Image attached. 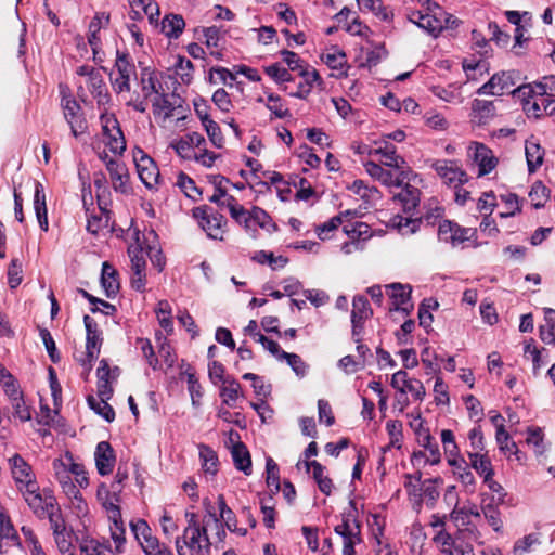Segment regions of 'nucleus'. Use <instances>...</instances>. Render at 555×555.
I'll use <instances>...</instances> for the list:
<instances>
[{
	"label": "nucleus",
	"instance_id": "79ce46f5",
	"mask_svg": "<svg viewBox=\"0 0 555 555\" xmlns=\"http://www.w3.org/2000/svg\"><path fill=\"white\" fill-rule=\"evenodd\" d=\"M299 75L301 76L302 81L298 83L297 91L291 93V95L298 99H305L310 94L314 82L320 79V76L315 69L309 67L301 69Z\"/></svg>",
	"mask_w": 555,
	"mask_h": 555
},
{
	"label": "nucleus",
	"instance_id": "864d4df0",
	"mask_svg": "<svg viewBox=\"0 0 555 555\" xmlns=\"http://www.w3.org/2000/svg\"><path fill=\"white\" fill-rule=\"evenodd\" d=\"M349 190L354 194L359 195L362 199H364L369 204L376 203L380 199V193L377 188L373 185H367L362 180H354L352 184L349 186Z\"/></svg>",
	"mask_w": 555,
	"mask_h": 555
},
{
	"label": "nucleus",
	"instance_id": "c03bdc74",
	"mask_svg": "<svg viewBox=\"0 0 555 555\" xmlns=\"http://www.w3.org/2000/svg\"><path fill=\"white\" fill-rule=\"evenodd\" d=\"M417 442L422 446L427 454L426 462L430 465H437L441 461V454L437 443L433 442V437L429 434V430H422L420 433V437H417Z\"/></svg>",
	"mask_w": 555,
	"mask_h": 555
},
{
	"label": "nucleus",
	"instance_id": "dca6fc26",
	"mask_svg": "<svg viewBox=\"0 0 555 555\" xmlns=\"http://www.w3.org/2000/svg\"><path fill=\"white\" fill-rule=\"evenodd\" d=\"M115 69L116 74L112 82L115 92L118 94L130 92L131 79L137 77L134 64L130 62L128 55H117Z\"/></svg>",
	"mask_w": 555,
	"mask_h": 555
},
{
	"label": "nucleus",
	"instance_id": "39448f33",
	"mask_svg": "<svg viewBox=\"0 0 555 555\" xmlns=\"http://www.w3.org/2000/svg\"><path fill=\"white\" fill-rule=\"evenodd\" d=\"M334 531L341 538L343 555H354V547L362 542L356 501L349 502V507L343 513L341 521L334 527Z\"/></svg>",
	"mask_w": 555,
	"mask_h": 555
},
{
	"label": "nucleus",
	"instance_id": "0eeeda50",
	"mask_svg": "<svg viewBox=\"0 0 555 555\" xmlns=\"http://www.w3.org/2000/svg\"><path fill=\"white\" fill-rule=\"evenodd\" d=\"M160 82L158 74L151 67H143L140 73V92H134L126 101L127 106L132 107L139 113H145L149 106V100L160 93Z\"/></svg>",
	"mask_w": 555,
	"mask_h": 555
},
{
	"label": "nucleus",
	"instance_id": "4be33fe9",
	"mask_svg": "<svg viewBox=\"0 0 555 555\" xmlns=\"http://www.w3.org/2000/svg\"><path fill=\"white\" fill-rule=\"evenodd\" d=\"M391 386L402 395L410 392L415 400L422 401L426 395L423 383L415 378H410L405 371H398L391 377Z\"/></svg>",
	"mask_w": 555,
	"mask_h": 555
},
{
	"label": "nucleus",
	"instance_id": "aec40b11",
	"mask_svg": "<svg viewBox=\"0 0 555 555\" xmlns=\"http://www.w3.org/2000/svg\"><path fill=\"white\" fill-rule=\"evenodd\" d=\"M474 232L470 229L461 228L450 220H442L438 227V238L441 242L457 246L468 241Z\"/></svg>",
	"mask_w": 555,
	"mask_h": 555
},
{
	"label": "nucleus",
	"instance_id": "6e6552de",
	"mask_svg": "<svg viewBox=\"0 0 555 555\" xmlns=\"http://www.w3.org/2000/svg\"><path fill=\"white\" fill-rule=\"evenodd\" d=\"M363 166L371 178L388 188L402 186L411 172L410 168L385 167L374 160L364 162Z\"/></svg>",
	"mask_w": 555,
	"mask_h": 555
},
{
	"label": "nucleus",
	"instance_id": "8fccbe9b",
	"mask_svg": "<svg viewBox=\"0 0 555 555\" xmlns=\"http://www.w3.org/2000/svg\"><path fill=\"white\" fill-rule=\"evenodd\" d=\"M202 468L206 475L215 476L218 472L219 461L216 451L206 444L198 446Z\"/></svg>",
	"mask_w": 555,
	"mask_h": 555
},
{
	"label": "nucleus",
	"instance_id": "bf43d9fd",
	"mask_svg": "<svg viewBox=\"0 0 555 555\" xmlns=\"http://www.w3.org/2000/svg\"><path fill=\"white\" fill-rule=\"evenodd\" d=\"M550 189L542 182H535L529 192L530 203L537 209L544 207L546 202L550 199Z\"/></svg>",
	"mask_w": 555,
	"mask_h": 555
},
{
	"label": "nucleus",
	"instance_id": "a18cd8bd",
	"mask_svg": "<svg viewBox=\"0 0 555 555\" xmlns=\"http://www.w3.org/2000/svg\"><path fill=\"white\" fill-rule=\"evenodd\" d=\"M420 190L410 184H405L402 190L393 196V201L399 202L404 211H411L420 203Z\"/></svg>",
	"mask_w": 555,
	"mask_h": 555
},
{
	"label": "nucleus",
	"instance_id": "e2e57ef3",
	"mask_svg": "<svg viewBox=\"0 0 555 555\" xmlns=\"http://www.w3.org/2000/svg\"><path fill=\"white\" fill-rule=\"evenodd\" d=\"M386 430L389 436V444L384 448V452L390 448L400 449L403 439L402 423L400 421L390 420L386 423Z\"/></svg>",
	"mask_w": 555,
	"mask_h": 555
},
{
	"label": "nucleus",
	"instance_id": "bb28decb",
	"mask_svg": "<svg viewBox=\"0 0 555 555\" xmlns=\"http://www.w3.org/2000/svg\"><path fill=\"white\" fill-rule=\"evenodd\" d=\"M94 457L96 469L100 475L105 476L112 473L115 465V455L107 441H101L98 443Z\"/></svg>",
	"mask_w": 555,
	"mask_h": 555
},
{
	"label": "nucleus",
	"instance_id": "393cba45",
	"mask_svg": "<svg viewBox=\"0 0 555 555\" xmlns=\"http://www.w3.org/2000/svg\"><path fill=\"white\" fill-rule=\"evenodd\" d=\"M374 152V157H378L379 165L397 169L409 168L405 159L397 154L395 145L388 141L375 142Z\"/></svg>",
	"mask_w": 555,
	"mask_h": 555
},
{
	"label": "nucleus",
	"instance_id": "c9c22d12",
	"mask_svg": "<svg viewBox=\"0 0 555 555\" xmlns=\"http://www.w3.org/2000/svg\"><path fill=\"white\" fill-rule=\"evenodd\" d=\"M64 116L70 126L74 137L78 135V128H81V119L78 115L80 111L79 104L73 98H64L62 100Z\"/></svg>",
	"mask_w": 555,
	"mask_h": 555
},
{
	"label": "nucleus",
	"instance_id": "774afa93",
	"mask_svg": "<svg viewBox=\"0 0 555 555\" xmlns=\"http://www.w3.org/2000/svg\"><path fill=\"white\" fill-rule=\"evenodd\" d=\"M112 551L108 546L95 540H83L80 544L81 555H111Z\"/></svg>",
	"mask_w": 555,
	"mask_h": 555
},
{
	"label": "nucleus",
	"instance_id": "5fc2aeb1",
	"mask_svg": "<svg viewBox=\"0 0 555 555\" xmlns=\"http://www.w3.org/2000/svg\"><path fill=\"white\" fill-rule=\"evenodd\" d=\"M149 102L152 104L153 114L155 117H159L165 120L172 116L173 107L165 93L160 92L156 94L151 100H149Z\"/></svg>",
	"mask_w": 555,
	"mask_h": 555
},
{
	"label": "nucleus",
	"instance_id": "f8f14e48",
	"mask_svg": "<svg viewBox=\"0 0 555 555\" xmlns=\"http://www.w3.org/2000/svg\"><path fill=\"white\" fill-rule=\"evenodd\" d=\"M430 167L443 183L451 188L457 189L467 181V175L457 160L435 159L431 162Z\"/></svg>",
	"mask_w": 555,
	"mask_h": 555
},
{
	"label": "nucleus",
	"instance_id": "412c9836",
	"mask_svg": "<svg viewBox=\"0 0 555 555\" xmlns=\"http://www.w3.org/2000/svg\"><path fill=\"white\" fill-rule=\"evenodd\" d=\"M372 314L373 311L370 307L369 300L362 295L354 296L351 311L352 337L354 341H359V335L362 332L363 323L369 320Z\"/></svg>",
	"mask_w": 555,
	"mask_h": 555
},
{
	"label": "nucleus",
	"instance_id": "6ab92c4d",
	"mask_svg": "<svg viewBox=\"0 0 555 555\" xmlns=\"http://www.w3.org/2000/svg\"><path fill=\"white\" fill-rule=\"evenodd\" d=\"M119 367H111L107 360L102 359L96 370L98 377V395L100 398H112L113 384L119 376Z\"/></svg>",
	"mask_w": 555,
	"mask_h": 555
},
{
	"label": "nucleus",
	"instance_id": "f257e3e1",
	"mask_svg": "<svg viewBox=\"0 0 555 555\" xmlns=\"http://www.w3.org/2000/svg\"><path fill=\"white\" fill-rule=\"evenodd\" d=\"M186 527L182 535L177 537L175 544L178 555H210L212 542L208 537L209 530H216L219 541L225 537L219 518L208 512L202 519L195 513H185Z\"/></svg>",
	"mask_w": 555,
	"mask_h": 555
},
{
	"label": "nucleus",
	"instance_id": "f3484780",
	"mask_svg": "<svg viewBox=\"0 0 555 555\" xmlns=\"http://www.w3.org/2000/svg\"><path fill=\"white\" fill-rule=\"evenodd\" d=\"M137 171L140 180L147 189H154L158 185L159 170L155 162L142 150L133 154Z\"/></svg>",
	"mask_w": 555,
	"mask_h": 555
},
{
	"label": "nucleus",
	"instance_id": "338daca9",
	"mask_svg": "<svg viewBox=\"0 0 555 555\" xmlns=\"http://www.w3.org/2000/svg\"><path fill=\"white\" fill-rule=\"evenodd\" d=\"M173 67L176 75L183 83L191 82L193 79L194 65L189 59L178 55Z\"/></svg>",
	"mask_w": 555,
	"mask_h": 555
},
{
	"label": "nucleus",
	"instance_id": "473e14b6",
	"mask_svg": "<svg viewBox=\"0 0 555 555\" xmlns=\"http://www.w3.org/2000/svg\"><path fill=\"white\" fill-rule=\"evenodd\" d=\"M469 466L474 469L482 480L489 476H494V467L487 453L467 452Z\"/></svg>",
	"mask_w": 555,
	"mask_h": 555
},
{
	"label": "nucleus",
	"instance_id": "09e8293b",
	"mask_svg": "<svg viewBox=\"0 0 555 555\" xmlns=\"http://www.w3.org/2000/svg\"><path fill=\"white\" fill-rule=\"evenodd\" d=\"M87 225L86 229L89 233L98 235L101 231L108 227L109 217L106 211L99 209L98 212H90L86 210Z\"/></svg>",
	"mask_w": 555,
	"mask_h": 555
},
{
	"label": "nucleus",
	"instance_id": "423d86ee",
	"mask_svg": "<svg viewBox=\"0 0 555 555\" xmlns=\"http://www.w3.org/2000/svg\"><path fill=\"white\" fill-rule=\"evenodd\" d=\"M408 17L410 22L434 36H437L444 28H452L456 25V18L446 12L437 3H433L431 7H428L425 13L412 11Z\"/></svg>",
	"mask_w": 555,
	"mask_h": 555
},
{
	"label": "nucleus",
	"instance_id": "4468645a",
	"mask_svg": "<svg viewBox=\"0 0 555 555\" xmlns=\"http://www.w3.org/2000/svg\"><path fill=\"white\" fill-rule=\"evenodd\" d=\"M194 216L199 219V225L210 238H223L227 220L221 214L209 211L206 208H196Z\"/></svg>",
	"mask_w": 555,
	"mask_h": 555
},
{
	"label": "nucleus",
	"instance_id": "9b49d317",
	"mask_svg": "<svg viewBox=\"0 0 555 555\" xmlns=\"http://www.w3.org/2000/svg\"><path fill=\"white\" fill-rule=\"evenodd\" d=\"M83 323L87 331L86 352L82 353L81 357L76 356V359L82 366L87 369V372L89 373L92 362L96 360L100 354L102 338L100 332L96 328V323L91 317L85 315Z\"/></svg>",
	"mask_w": 555,
	"mask_h": 555
},
{
	"label": "nucleus",
	"instance_id": "7c9ffc66",
	"mask_svg": "<svg viewBox=\"0 0 555 555\" xmlns=\"http://www.w3.org/2000/svg\"><path fill=\"white\" fill-rule=\"evenodd\" d=\"M449 516L455 526L468 527L470 525V517L479 518L481 516V511L475 504L460 507L459 498H455L454 507Z\"/></svg>",
	"mask_w": 555,
	"mask_h": 555
},
{
	"label": "nucleus",
	"instance_id": "c756f323",
	"mask_svg": "<svg viewBox=\"0 0 555 555\" xmlns=\"http://www.w3.org/2000/svg\"><path fill=\"white\" fill-rule=\"evenodd\" d=\"M142 238L146 244V254L149 255L153 266H155L158 271H163L165 267V257L162 250L158 248V237L154 230L150 229L142 233Z\"/></svg>",
	"mask_w": 555,
	"mask_h": 555
},
{
	"label": "nucleus",
	"instance_id": "f704fd0d",
	"mask_svg": "<svg viewBox=\"0 0 555 555\" xmlns=\"http://www.w3.org/2000/svg\"><path fill=\"white\" fill-rule=\"evenodd\" d=\"M495 440L499 444V449L504 452L516 456L519 463L524 462V454L519 451L516 442L509 439V434L506 431L504 424L498 425L495 433Z\"/></svg>",
	"mask_w": 555,
	"mask_h": 555
},
{
	"label": "nucleus",
	"instance_id": "f03ea898",
	"mask_svg": "<svg viewBox=\"0 0 555 555\" xmlns=\"http://www.w3.org/2000/svg\"><path fill=\"white\" fill-rule=\"evenodd\" d=\"M7 465L16 491L35 515L43 514L46 508H52L56 499L52 494L41 492L33 466L21 454L10 455L7 459Z\"/></svg>",
	"mask_w": 555,
	"mask_h": 555
},
{
	"label": "nucleus",
	"instance_id": "ea45409f",
	"mask_svg": "<svg viewBox=\"0 0 555 555\" xmlns=\"http://www.w3.org/2000/svg\"><path fill=\"white\" fill-rule=\"evenodd\" d=\"M529 172H534L543 163L544 151L537 140H527L525 145Z\"/></svg>",
	"mask_w": 555,
	"mask_h": 555
},
{
	"label": "nucleus",
	"instance_id": "2f4dec72",
	"mask_svg": "<svg viewBox=\"0 0 555 555\" xmlns=\"http://www.w3.org/2000/svg\"><path fill=\"white\" fill-rule=\"evenodd\" d=\"M480 498V511L485 519L488 521V524L495 532H502L503 520L501 512L499 509V505H496L495 503H487L488 493H481Z\"/></svg>",
	"mask_w": 555,
	"mask_h": 555
},
{
	"label": "nucleus",
	"instance_id": "3c124183",
	"mask_svg": "<svg viewBox=\"0 0 555 555\" xmlns=\"http://www.w3.org/2000/svg\"><path fill=\"white\" fill-rule=\"evenodd\" d=\"M65 495L70 500V506L75 511L76 515L81 519L82 526L85 528L89 527L91 524L89 507L78 488L75 489V493Z\"/></svg>",
	"mask_w": 555,
	"mask_h": 555
},
{
	"label": "nucleus",
	"instance_id": "a878e982",
	"mask_svg": "<svg viewBox=\"0 0 555 555\" xmlns=\"http://www.w3.org/2000/svg\"><path fill=\"white\" fill-rule=\"evenodd\" d=\"M386 291L391 299L392 307L390 309L409 313L413 307L410 302L411 287L409 285L393 283L387 285Z\"/></svg>",
	"mask_w": 555,
	"mask_h": 555
},
{
	"label": "nucleus",
	"instance_id": "37998d69",
	"mask_svg": "<svg viewBox=\"0 0 555 555\" xmlns=\"http://www.w3.org/2000/svg\"><path fill=\"white\" fill-rule=\"evenodd\" d=\"M222 205L229 209L231 217L241 225L245 228L248 232L251 230V224H249V210L245 209L233 196H228L227 202H223Z\"/></svg>",
	"mask_w": 555,
	"mask_h": 555
},
{
	"label": "nucleus",
	"instance_id": "b1692460",
	"mask_svg": "<svg viewBox=\"0 0 555 555\" xmlns=\"http://www.w3.org/2000/svg\"><path fill=\"white\" fill-rule=\"evenodd\" d=\"M72 464H74V459L70 455L53 462L54 476L65 494H73L77 489L73 481Z\"/></svg>",
	"mask_w": 555,
	"mask_h": 555
},
{
	"label": "nucleus",
	"instance_id": "72a5a7b5",
	"mask_svg": "<svg viewBox=\"0 0 555 555\" xmlns=\"http://www.w3.org/2000/svg\"><path fill=\"white\" fill-rule=\"evenodd\" d=\"M101 284L108 298L117 295L120 286L118 272L106 261L102 264Z\"/></svg>",
	"mask_w": 555,
	"mask_h": 555
},
{
	"label": "nucleus",
	"instance_id": "a211bd4d",
	"mask_svg": "<svg viewBox=\"0 0 555 555\" xmlns=\"http://www.w3.org/2000/svg\"><path fill=\"white\" fill-rule=\"evenodd\" d=\"M515 86V81L513 79V74L511 72H501L494 74L490 80L482 85L477 93L478 94H487V95H502L504 93H513V87Z\"/></svg>",
	"mask_w": 555,
	"mask_h": 555
},
{
	"label": "nucleus",
	"instance_id": "1a4fd4ad",
	"mask_svg": "<svg viewBox=\"0 0 555 555\" xmlns=\"http://www.w3.org/2000/svg\"><path fill=\"white\" fill-rule=\"evenodd\" d=\"M99 158L103 162L115 192L127 194L130 191V176L124 162L111 156L106 150L98 152Z\"/></svg>",
	"mask_w": 555,
	"mask_h": 555
},
{
	"label": "nucleus",
	"instance_id": "13d9d810",
	"mask_svg": "<svg viewBox=\"0 0 555 555\" xmlns=\"http://www.w3.org/2000/svg\"><path fill=\"white\" fill-rule=\"evenodd\" d=\"M361 11L372 12L383 21H390L391 13L383 5L380 0H357Z\"/></svg>",
	"mask_w": 555,
	"mask_h": 555
},
{
	"label": "nucleus",
	"instance_id": "9d476101",
	"mask_svg": "<svg viewBox=\"0 0 555 555\" xmlns=\"http://www.w3.org/2000/svg\"><path fill=\"white\" fill-rule=\"evenodd\" d=\"M102 142L112 153L113 157L120 156L126 151V140L114 115L104 114L101 116Z\"/></svg>",
	"mask_w": 555,
	"mask_h": 555
},
{
	"label": "nucleus",
	"instance_id": "49530a36",
	"mask_svg": "<svg viewBox=\"0 0 555 555\" xmlns=\"http://www.w3.org/2000/svg\"><path fill=\"white\" fill-rule=\"evenodd\" d=\"M185 22L181 15L169 14L162 21V31L171 39H177L183 31Z\"/></svg>",
	"mask_w": 555,
	"mask_h": 555
},
{
	"label": "nucleus",
	"instance_id": "2eb2a0df",
	"mask_svg": "<svg viewBox=\"0 0 555 555\" xmlns=\"http://www.w3.org/2000/svg\"><path fill=\"white\" fill-rule=\"evenodd\" d=\"M467 155L477 165L478 177L490 173L498 166V158L483 143L472 142L468 146Z\"/></svg>",
	"mask_w": 555,
	"mask_h": 555
},
{
	"label": "nucleus",
	"instance_id": "603ef678",
	"mask_svg": "<svg viewBox=\"0 0 555 555\" xmlns=\"http://www.w3.org/2000/svg\"><path fill=\"white\" fill-rule=\"evenodd\" d=\"M524 108L528 114L534 117H539L543 113L553 114L555 111V101L548 100L545 96H538L532 101H527Z\"/></svg>",
	"mask_w": 555,
	"mask_h": 555
},
{
	"label": "nucleus",
	"instance_id": "a19ab883",
	"mask_svg": "<svg viewBox=\"0 0 555 555\" xmlns=\"http://www.w3.org/2000/svg\"><path fill=\"white\" fill-rule=\"evenodd\" d=\"M144 254H146V244L141 242L140 233L137 232L135 244L128 247V255L131 262V270H145L146 261Z\"/></svg>",
	"mask_w": 555,
	"mask_h": 555
},
{
	"label": "nucleus",
	"instance_id": "6e6d98bb",
	"mask_svg": "<svg viewBox=\"0 0 555 555\" xmlns=\"http://www.w3.org/2000/svg\"><path fill=\"white\" fill-rule=\"evenodd\" d=\"M434 94L440 100L453 103L461 104L464 101V96L462 95L461 86L450 85L448 87H436L434 89Z\"/></svg>",
	"mask_w": 555,
	"mask_h": 555
},
{
	"label": "nucleus",
	"instance_id": "de8ad7c7",
	"mask_svg": "<svg viewBox=\"0 0 555 555\" xmlns=\"http://www.w3.org/2000/svg\"><path fill=\"white\" fill-rule=\"evenodd\" d=\"M243 396L241 384L234 378L227 377L223 380V386L220 390V397L222 398V403L229 406H234L236 400Z\"/></svg>",
	"mask_w": 555,
	"mask_h": 555
},
{
	"label": "nucleus",
	"instance_id": "052dcab7",
	"mask_svg": "<svg viewBox=\"0 0 555 555\" xmlns=\"http://www.w3.org/2000/svg\"><path fill=\"white\" fill-rule=\"evenodd\" d=\"M473 111L478 118L479 124H486L495 115V106L492 101L475 100Z\"/></svg>",
	"mask_w": 555,
	"mask_h": 555
},
{
	"label": "nucleus",
	"instance_id": "c85d7f7f",
	"mask_svg": "<svg viewBox=\"0 0 555 555\" xmlns=\"http://www.w3.org/2000/svg\"><path fill=\"white\" fill-rule=\"evenodd\" d=\"M33 205L40 229L47 232L49 230V221L46 193L42 183H40L39 181L35 182V194Z\"/></svg>",
	"mask_w": 555,
	"mask_h": 555
},
{
	"label": "nucleus",
	"instance_id": "7ed1b4c3",
	"mask_svg": "<svg viewBox=\"0 0 555 555\" xmlns=\"http://www.w3.org/2000/svg\"><path fill=\"white\" fill-rule=\"evenodd\" d=\"M98 501L107 514V518L111 522L109 531L111 538L115 544V551L120 553L122 551L125 538V525L121 518V512L119 508V501L116 491L109 492L105 483H101L96 491Z\"/></svg>",
	"mask_w": 555,
	"mask_h": 555
},
{
	"label": "nucleus",
	"instance_id": "58836bf2",
	"mask_svg": "<svg viewBox=\"0 0 555 555\" xmlns=\"http://www.w3.org/2000/svg\"><path fill=\"white\" fill-rule=\"evenodd\" d=\"M231 454L235 467L249 476L251 474V459L247 448L242 442H236L232 446Z\"/></svg>",
	"mask_w": 555,
	"mask_h": 555
},
{
	"label": "nucleus",
	"instance_id": "5701e85b",
	"mask_svg": "<svg viewBox=\"0 0 555 555\" xmlns=\"http://www.w3.org/2000/svg\"><path fill=\"white\" fill-rule=\"evenodd\" d=\"M433 540L444 555H475L472 545L456 543L452 535L446 530L437 531Z\"/></svg>",
	"mask_w": 555,
	"mask_h": 555
},
{
	"label": "nucleus",
	"instance_id": "e433bc0d",
	"mask_svg": "<svg viewBox=\"0 0 555 555\" xmlns=\"http://www.w3.org/2000/svg\"><path fill=\"white\" fill-rule=\"evenodd\" d=\"M322 60L330 68L337 72V74H335L336 77L347 76V72L345 69L347 57L341 50L333 48L322 55Z\"/></svg>",
	"mask_w": 555,
	"mask_h": 555
},
{
	"label": "nucleus",
	"instance_id": "0e129e2a",
	"mask_svg": "<svg viewBox=\"0 0 555 555\" xmlns=\"http://www.w3.org/2000/svg\"><path fill=\"white\" fill-rule=\"evenodd\" d=\"M159 325L167 332L173 331V322L171 318V306L167 300H160L155 309Z\"/></svg>",
	"mask_w": 555,
	"mask_h": 555
},
{
	"label": "nucleus",
	"instance_id": "4d7b16f0",
	"mask_svg": "<svg viewBox=\"0 0 555 555\" xmlns=\"http://www.w3.org/2000/svg\"><path fill=\"white\" fill-rule=\"evenodd\" d=\"M526 443L533 450L535 455H542L546 451L544 435L539 427H529L527 429Z\"/></svg>",
	"mask_w": 555,
	"mask_h": 555
},
{
	"label": "nucleus",
	"instance_id": "cd10ccee",
	"mask_svg": "<svg viewBox=\"0 0 555 555\" xmlns=\"http://www.w3.org/2000/svg\"><path fill=\"white\" fill-rule=\"evenodd\" d=\"M109 14L105 12L96 13L89 24L88 42L92 48L94 57L101 50V38L99 33L102 28L107 27L109 24Z\"/></svg>",
	"mask_w": 555,
	"mask_h": 555
},
{
	"label": "nucleus",
	"instance_id": "20e7f679",
	"mask_svg": "<svg viewBox=\"0 0 555 555\" xmlns=\"http://www.w3.org/2000/svg\"><path fill=\"white\" fill-rule=\"evenodd\" d=\"M38 518H48L53 533L55 546L61 555H79L75 541L77 540L72 530H67L61 515L57 503L52 508H46L43 514H37Z\"/></svg>",
	"mask_w": 555,
	"mask_h": 555
},
{
	"label": "nucleus",
	"instance_id": "69168bd1",
	"mask_svg": "<svg viewBox=\"0 0 555 555\" xmlns=\"http://www.w3.org/2000/svg\"><path fill=\"white\" fill-rule=\"evenodd\" d=\"M218 507H219V514H220V524H224V526L230 531H236L237 530V521L236 517L233 513V511L227 505L224 496L220 494L218 496Z\"/></svg>",
	"mask_w": 555,
	"mask_h": 555
},
{
	"label": "nucleus",
	"instance_id": "ddd939ff",
	"mask_svg": "<svg viewBox=\"0 0 555 555\" xmlns=\"http://www.w3.org/2000/svg\"><path fill=\"white\" fill-rule=\"evenodd\" d=\"M22 543L9 515L0 512V555H21Z\"/></svg>",
	"mask_w": 555,
	"mask_h": 555
},
{
	"label": "nucleus",
	"instance_id": "4c0bfd02",
	"mask_svg": "<svg viewBox=\"0 0 555 555\" xmlns=\"http://www.w3.org/2000/svg\"><path fill=\"white\" fill-rule=\"evenodd\" d=\"M306 467L309 470L312 469V477L318 483V487L322 493L330 495L333 490L332 480L324 474L325 467L318 461H307Z\"/></svg>",
	"mask_w": 555,
	"mask_h": 555
},
{
	"label": "nucleus",
	"instance_id": "680f3d73",
	"mask_svg": "<svg viewBox=\"0 0 555 555\" xmlns=\"http://www.w3.org/2000/svg\"><path fill=\"white\" fill-rule=\"evenodd\" d=\"M175 185H177L188 197L192 198L193 201L198 199L202 195V192L196 186L193 179H191L184 172H179L177 175Z\"/></svg>",
	"mask_w": 555,
	"mask_h": 555
}]
</instances>
